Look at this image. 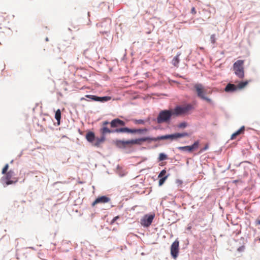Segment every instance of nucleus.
<instances>
[{"label": "nucleus", "mask_w": 260, "mask_h": 260, "mask_svg": "<svg viewBox=\"0 0 260 260\" xmlns=\"http://www.w3.org/2000/svg\"><path fill=\"white\" fill-rule=\"evenodd\" d=\"M187 136H188V134L187 133H175L172 135L159 136L157 138L145 137L127 141L117 140L116 141V144L118 145H122L123 146L132 144L141 145L143 142L147 141H157L161 140H166L169 139L174 140Z\"/></svg>", "instance_id": "obj_1"}, {"label": "nucleus", "mask_w": 260, "mask_h": 260, "mask_svg": "<svg viewBox=\"0 0 260 260\" xmlns=\"http://www.w3.org/2000/svg\"><path fill=\"white\" fill-rule=\"evenodd\" d=\"M9 165L6 164L2 170V173L5 175L1 179V182L3 184L4 186L15 184L18 181V178L15 177V174L13 170H9L7 172L9 169Z\"/></svg>", "instance_id": "obj_2"}, {"label": "nucleus", "mask_w": 260, "mask_h": 260, "mask_svg": "<svg viewBox=\"0 0 260 260\" xmlns=\"http://www.w3.org/2000/svg\"><path fill=\"white\" fill-rule=\"evenodd\" d=\"M173 116L174 117L173 109L162 110L159 112L157 117V123L159 124L163 123H168Z\"/></svg>", "instance_id": "obj_3"}, {"label": "nucleus", "mask_w": 260, "mask_h": 260, "mask_svg": "<svg viewBox=\"0 0 260 260\" xmlns=\"http://www.w3.org/2000/svg\"><path fill=\"white\" fill-rule=\"evenodd\" d=\"M192 109L193 107L190 104L177 106L174 109H173L174 117H177L182 115L185 114Z\"/></svg>", "instance_id": "obj_4"}, {"label": "nucleus", "mask_w": 260, "mask_h": 260, "mask_svg": "<svg viewBox=\"0 0 260 260\" xmlns=\"http://www.w3.org/2000/svg\"><path fill=\"white\" fill-rule=\"evenodd\" d=\"M244 60H238L233 64V70L235 74L240 79L244 77Z\"/></svg>", "instance_id": "obj_5"}, {"label": "nucleus", "mask_w": 260, "mask_h": 260, "mask_svg": "<svg viewBox=\"0 0 260 260\" xmlns=\"http://www.w3.org/2000/svg\"><path fill=\"white\" fill-rule=\"evenodd\" d=\"M194 88L197 93L198 96L201 99L205 100L210 104H212V101L210 98L205 96V94L207 92V90L201 84H196L194 86Z\"/></svg>", "instance_id": "obj_6"}, {"label": "nucleus", "mask_w": 260, "mask_h": 260, "mask_svg": "<svg viewBox=\"0 0 260 260\" xmlns=\"http://www.w3.org/2000/svg\"><path fill=\"white\" fill-rule=\"evenodd\" d=\"M154 217L155 215L154 214L145 215L141 220V224L144 226L148 227L151 225Z\"/></svg>", "instance_id": "obj_7"}, {"label": "nucleus", "mask_w": 260, "mask_h": 260, "mask_svg": "<svg viewBox=\"0 0 260 260\" xmlns=\"http://www.w3.org/2000/svg\"><path fill=\"white\" fill-rule=\"evenodd\" d=\"M179 241L175 240L171 245V253L174 258H176L178 256L179 252Z\"/></svg>", "instance_id": "obj_8"}, {"label": "nucleus", "mask_w": 260, "mask_h": 260, "mask_svg": "<svg viewBox=\"0 0 260 260\" xmlns=\"http://www.w3.org/2000/svg\"><path fill=\"white\" fill-rule=\"evenodd\" d=\"M110 199L106 196L98 197L92 203V206L94 207L98 204H105L110 202Z\"/></svg>", "instance_id": "obj_9"}, {"label": "nucleus", "mask_w": 260, "mask_h": 260, "mask_svg": "<svg viewBox=\"0 0 260 260\" xmlns=\"http://www.w3.org/2000/svg\"><path fill=\"white\" fill-rule=\"evenodd\" d=\"M125 124V123L123 121L118 118L114 119L110 122V125L112 127H117L118 126H124Z\"/></svg>", "instance_id": "obj_10"}, {"label": "nucleus", "mask_w": 260, "mask_h": 260, "mask_svg": "<svg viewBox=\"0 0 260 260\" xmlns=\"http://www.w3.org/2000/svg\"><path fill=\"white\" fill-rule=\"evenodd\" d=\"M10 22V16L6 13H0V25Z\"/></svg>", "instance_id": "obj_11"}, {"label": "nucleus", "mask_w": 260, "mask_h": 260, "mask_svg": "<svg viewBox=\"0 0 260 260\" xmlns=\"http://www.w3.org/2000/svg\"><path fill=\"white\" fill-rule=\"evenodd\" d=\"M237 86L235 84L229 83L226 86L224 90L228 92H233L237 90Z\"/></svg>", "instance_id": "obj_12"}, {"label": "nucleus", "mask_w": 260, "mask_h": 260, "mask_svg": "<svg viewBox=\"0 0 260 260\" xmlns=\"http://www.w3.org/2000/svg\"><path fill=\"white\" fill-rule=\"evenodd\" d=\"M105 140V136H102L101 138H95L94 141L92 144L94 146L99 147Z\"/></svg>", "instance_id": "obj_13"}, {"label": "nucleus", "mask_w": 260, "mask_h": 260, "mask_svg": "<svg viewBox=\"0 0 260 260\" xmlns=\"http://www.w3.org/2000/svg\"><path fill=\"white\" fill-rule=\"evenodd\" d=\"M95 135L94 133L92 132H88L86 135V139L87 140L92 144L95 140Z\"/></svg>", "instance_id": "obj_14"}, {"label": "nucleus", "mask_w": 260, "mask_h": 260, "mask_svg": "<svg viewBox=\"0 0 260 260\" xmlns=\"http://www.w3.org/2000/svg\"><path fill=\"white\" fill-rule=\"evenodd\" d=\"M245 131V127L244 126H242L239 130L233 133L231 137L232 140H234L236 138V137L240 134L243 133Z\"/></svg>", "instance_id": "obj_15"}, {"label": "nucleus", "mask_w": 260, "mask_h": 260, "mask_svg": "<svg viewBox=\"0 0 260 260\" xmlns=\"http://www.w3.org/2000/svg\"><path fill=\"white\" fill-rule=\"evenodd\" d=\"M101 133L102 134L103 136H105V135L107 133H114V130L112 131L110 130L109 128H108L106 126H104L101 129Z\"/></svg>", "instance_id": "obj_16"}, {"label": "nucleus", "mask_w": 260, "mask_h": 260, "mask_svg": "<svg viewBox=\"0 0 260 260\" xmlns=\"http://www.w3.org/2000/svg\"><path fill=\"white\" fill-rule=\"evenodd\" d=\"M251 80L249 81H245L240 82L237 85V89H242L244 88L245 86L247 85V84L249 83V82H251Z\"/></svg>", "instance_id": "obj_17"}, {"label": "nucleus", "mask_w": 260, "mask_h": 260, "mask_svg": "<svg viewBox=\"0 0 260 260\" xmlns=\"http://www.w3.org/2000/svg\"><path fill=\"white\" fill-rule=\"evenodd\" d=\"M129 128L127 127H123L120 128H117L114 130V133H129Z\"/></svg>", "instance_id": "obj_18"}, {"label": "nucleus", "mask_w": 260, "mask_h": 260, "mask_svg": "<svg viewBox=\"0 0 260 260\" xmlns=\"http://www.w3.org/2000/svg\"><path fill=\"white\" fill-rule=\"evenodd\" d=\"M55 118L57 121L58 124H60V119H61V112L59 109H58L56 112L55 115Z\"/></svg>", "instance_id": "obj_19"}, {"label": "nucleus", "mask_w": 260, "mask_h": 260, "mask_svg": "<svg viewBox=\"0 0 260 260\" xmlns=\"http://www.w3.org/2000/svg\"><path fill=\"white\" fill-rule=\"evenodd\" d=\"M178 149L182 151H187L189 152L192 151V148L190 147V146L179 147Z\"/></svg>", "instance_id": "obj_20"}, {"label": "nucleus", "mask_w": 260, "mask_h": 260, "mask_svg": "<svg viewBox=\"0 0 260 260\" xmlns=\"http://www.w3.org/2000/svg\"><path fill=\"white\" fill-rule=\"evenodd\" d=\"M111 99L110 96H103V97H99L98 102H104L110 101Z\"/></svg>", "instance_id": "obj_21"}, {"label": "nucleus", "mask_w": 260, "mask_h": 260, "mask_svg": "<svg viewBox=\"0 0 260 260\" xmlns=\"http://www.w3.org/2000/svg\"><path fill=\"white\" fill-rule=\"evenodd\" d=\"M168 158L167 155L165 153H161L159 155L158 160L159 161H162L166 160Z\"/></svg>", "instance_id": "obj_22"}, {"label": "nucleus", "mask_w": 260, "mask_h": 260, "mask_svg": "<svg viewBox=\"0 0 260 260\" xmlns=\"http://www.w3.org/2000/svg\"><path fill=\"white\" fill-rule=\"evenodd\" d=\"M179 62L178 55L176 56L172 60V63L174 66L177 67Z\"/></svg>", "instance_id": "obj_23"}, {"label": "nucleus", "mask_w": 260, "mask_h": 260, "mask_svg": "<svg viewBox=\"0 0 260 260\" xmlns=\"http://www.w3.org/2000/svg\"><path fill=\"white\" fill-rule=\"evenodd\" d=\"M86 97L91 99L93 101H98L99 97L93 95H86Z\"/></svg>", "instance_id": "obj_24"}, {"label": "nucleus", "mask_w": 260, "mask_h": 260, "mask_svg": "<svg viewBox=\"0 0 260 260\" xmlns=\"http://www.w3.org/2000/svg\"><path fill=\"white\" fill-rule=\"evenodd\" d=\"M167 178H168V176H165L164 177L160 178L159 179V182H158L159 185V186L162 185L164 183L165 181L167 179Z\"/></svg>", "instance_id": "obj_25"}, {"label": "nucleus", "mask_w": 260, "mask_h": 260, "mask_svg": "<svg viewBox=\"0 0 260 260\" xmlns=\"http://www.w3.org/2000/svg\"><path fill=\"white\" fill-rule=\"evenodd\" d=\"M210 41L212 44H215L216 42V36L215 35L213 34L210 37Z\"/></svg>", "instance_id": "obj_26"}, {"label": "nucleus", "mask_w": 260, "mask_h": 260, "mask_svg": "<svg viewBox=\"0 0 260 260\" xmlns=\"http://www.w3.org/2000/svg\"><path fill=\"white\" fill-rule=\"evenodd\" d=\"M135 123L136 124H144L145 122L142 119H139V120H134Z\"/></svg>", "instance_id": "obj_27"}, {"label": "nucleus", "mask_w": 260, "mask_h": 260, "mask_svg": "<svg viewBox=\"0 0 260 260\" xmlns=\"http://www.w3.org/2000/svg\"><path fill=\"white\" fill-rule=\"evenodd\" d=\"M166 171L165 170H162L158 175V178L164 177L163 176H164L166 175Z\"/></svg>", "instance_id": "obj_28"}, {"label": "nucleus", "mask_w": 260, "mask_h": 260, "mask_svg": "<svg viewBox=\"0 0 260 260\" xmlns=\"http://www.w3.org/2000/svg\"><path fill=\"white\" fill-rule=\"evenodd\" d=\"M199 146V142L198 141L194 142L193 145L190 146V147L192 148V151L193 149L197 148Z\"/></svg>", "instance_id": "obj_29"}, {"label": "nucleus", "mask_w": 260, "mask_h": 260, "mask_svg": "<svg viewBox=\"0 0 260 260\" xmlns=\"http://www.w3.org/2000/svg\"><path fill=\"white\" fill-rule=\"evenodd\" d=\"M187 124L185 122H181L178 125V127L179 128H185Z\"/></svg>", "instance_id": "obj_30"}, {"label": "nucleus", "mask_w": 260, "mask_h": 260, "mask_svg": "<svg viewBox=\"0 0 260 260\" xmlns=\"http://www.w3.org/2000/svg\"><path fill=\"white\" fill-rule=\"evenodd\" d=\"M147 132V129L145 128L143 129H137V133L141 134Z\"/></svg>", "instance_id": "obj_31"}, {"label": "nucleus", "mask_w": 260, "mask_h": 260, "mask_svg": "<svg viewBox=\"0 0 260 260\" xmlns=\"http://www.w3.org/2000/svg\"><path fill=\"white\" fill-rule=\"evenodd\" d=\"M208 147H208V144H206L203 148H202V149H201L200 150V153H201V152H203V151H204L206 150L207 149H208Z\"/></svg>", "instance_id": "obj_32"}, {"label": "nucleus", "mask_w": 260, "mask_h": 260, "mask_svg": "<svg viewBox=\"0 0 260 260\" xmlns=\"http://www.w3.org/2000/svg\"><path fill=\"white\" fill-rule=\"evenodd\" d=\"M244 249H245V246H241L238 248V251L239 252H242V251H243L244 250Z\"/></svg>", "instance_id": "obj_33"}, {"label": "nucleus", "mask_w": 260, "mask_h": 260, "mask_svg": "<svg viewBox=\"0 0 260 260\" xmlns=\"http://www.w3.org/2000/svg\"><path fill=\"white\" fill-rule=\"evenodd\" d=\"M119 218V216H117L115 217H114V218L111 220V224H112L114 223V222Z\"/></svg>", "instance_id": "obj_34"}, {"label": "nucleus", "mask_w": 260, "mask_h": 260, "mask_svg": "<svg viewBox=\"0 0 260 260\" xmlns=\"http://www.w3.org/2000/svg\"><path fill=\"white\" fill-rule=\"evenodd\" d=\"M191 13L193 15H195L197 13L196 9L194 7H192L191 9Z\"/></svg>", "instance_id": "obj_35"}, {"label": "nucleus", "mask_w": 260, "mask_h": 260, "mask_svg": "<svg viewBox=\"0 0 260 260\" xmlns=\"http://www.w3.org/2000/svg\"><path fill=\"white\" fill-rule=\"evenodd\" d=\"M137 133V129H130L129 133Z\"/></svg>", "instance_id": "obj_36"}, {"label": "nucleus", "mask_w": 260, "mask_h": 260, "mask_svg": "<svg viewBox=\"0 0 260 260\" xmlns=\"http://www.w3.org/2000/svg\"><path fill=\"white\" fill-rule=\"evenodd\" d=\"M191 229H192V226L191 225H189V224L188 225V226L186 228L187 230H188L189 231H190Z\"/></svg>", "instance_id": "obj_37"}, {"label": "nucleus", "mask_w": 260, "mask_h": 260, "mask_svg": "<svg viewBox=\"0 0 260 260\" xmlns=\"http://www.w3.org/2000/svg\"><path fill=\"white\" fill-rule=\"evenodd\" d=\"M109 123V122L108 121H105L103 122V126H105V125L108 124Z\"/></svg>", "instance_id": "obj_38"}, {"label": "nucleus", "mask_w": 260, "mask_h": 260, "mask_svg": "<svg viewBox=\"0 0 260 260\" xmlns=\"http://www.w3.org/2000/svg\"><path fill=\"white\" fill-rule=\"evenodd\" d=\"M177 182L178 183H179V184H182V181L179 180H178L177 181Z\"/></svg>", "instance_id": "obj_39"}, {"label": "nucleus", "mask_w": 260, "mask_h": 260, "mask_svg": "<svg viewBox=\"0 0 260 260\" xmlns=\"http://www.w3.org/2000/svg\"><path fill=\"white\" fill-rule=\"evenodd\" d=\"M256 224L260 225V220H258L256 221Z\"/></svg>", "instance_id": "obj_40"}]
</instances>
